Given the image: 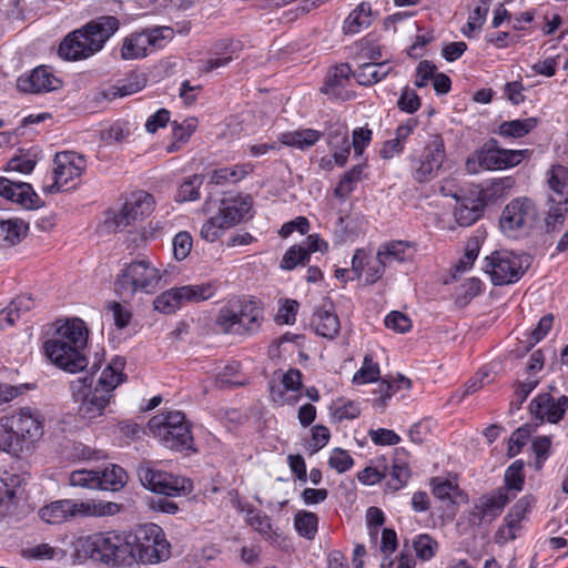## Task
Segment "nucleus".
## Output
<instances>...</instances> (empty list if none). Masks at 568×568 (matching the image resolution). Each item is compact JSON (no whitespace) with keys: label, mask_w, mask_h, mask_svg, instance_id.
<instances>
[{"label":"nucleus","mask_w":568,"mask_h":568,"mask_svg":"<svg viewBox=\"0 0 568 568\" xmlns=\"http://www.w3.org/2000/svg\"><path fill=\"white\" fill-rule=\"evenodd\" d=\"M88 341V328L80 318L69 320L57 328L55 335L44 345L47 357L60 368L75 373L87 367L88 362L82 354Z\"/></svg>","instance_id":"1"},{"label":"nucleus","mask_w":568,"mask_h":568,"mask_svg":"<svg viewBox=\"0 0 568 568\" xmlns=\"http://www.w3.org/2000/svg\"><path fill=\"white\" fill-rule=\"evenodd\" d=\"M119 28L120 21L112 16L91 20L67 36L59 47V55L65 60L89 58L99 52Z\"/></svg>","instance_id":"2"},{"label":"nucleus","mask_w":568,"mask_h":568,"mask_svg":"<svg viewBox=\"0 0 568 568\" xmlns=\"http://www.w3.org/2000/svg\"><path fill=\"white\" fill-rule=\"evenodd\" d=\"M40 413L29 407L0 418V450L17 453L26 440L36 442L44 433Z\"/></svg>","instance_id":"3"},{"label":"nucleus","mask_w":568,"mask_h":568,"mask_svg":"<svg viewBox=\"0 0 568 568\" xmlns=\"http://www.w3.org/2000/svg\"><path fill=\"white\" fill-rule=\"evenodd\" d=\"M74 552L79 560L88 558L104 564L126 566L129 556L125 535L116 531L97 532L79 537L74 542Z\"/></svg>","instance_id":"4"},{"label":"nucleus","mask_w":568,"mask_h":568,"mask_svg":"<svg viewBox=\"0 0 568 568\" xmlns=\"http://www.w3.org/2000/svg\"><path fill=\"white\" fill-rule=\"evenodd\" d=\"M163 272L149 258L125 263L114 281V291L122 298H133L138 293L153 294L160 287Z\"/></svg>","instance_id":"5"},{"label":"nucleus","mask_w":568,"mask_h":568,"mask_svg":"<svg viewBox=\"0 0 568 568\" xmlns=\"http://www.w3.org/2000/svg\"><path fill=\"white\" fill-rule=\"evenodd\" d=\"M128 541V564H156L170 556V544L162 528L156 524H145L125 535Z\"/></svg>","instance_id":"6"},{"label":"nucleus","mask_w":568,"mask_h":568,"mask_svg":"<svg viewBox=\"0 0 568 568\" xmlns=\"http://www.w3.org/2000/svg\"><path fill=\"white\" fill-rule=\"evenodd\" d=\"M151 434L172 450L191 449L193 436L185 415L180 410H168L150 418Z\"/></svg>","instance_id":"7"},{"label":"nucleus","mask_w":568,"mask_h":568,"mask_svg":"<svg viewBox=\"0 0 568 568\" xmlns=\"http://www.w3.org/2000/svg\"><path fill=\"white\" fill-rule=\"evenodd\" d=\"M262 321V310L256 301L243 300L222 307L216 318L217 327L226 334L256 332Z\"/></svg>","instance_id":"8"},{"label":"nucleus","mask_w":568,"mask_h":568,"mask_svg":"<svg viewBox=\"0 0 568 568\" xmlns=\"http://www.w3.org/2000/svg\"><path fill=\"white\" fill-rule=\"evenodd\" d=\"M98 369L99 366L94 363L91 367V376L79 377L70 384L72 399L77 404V414L85 420L102 416L111 400L108 393L93 386V372Z\"/></svg>","instance_id":"9"},{"label":"nucleus","mask_w":568,"mask_h":568,"mask_svg":"<svg viewBox=\"0 0 568 568\" xmlns=\"http://www.w3.org/2000/svg\"><path fill=\"white\" fill-rule=\"evenodd\" d=\"M529 266L528 254L496 251L485 258L484 270L494 285H507L517 282Z\"/></svg>","instance_id":"10"},{"label":"nucleus","mask_w":568,"mask_h":568,"mask_svg":"<svg viewBox=\"0 0 568 568\" xmlns=\"http://www.w3.org/2000/svg\"><path fill=\"white\" fill-rule=\"evenodd\" d=\"M216 291L215 282L172 287L158 295L153 306L163 314H172L187 303H200L212 298Z\"/></svg>","instance_id":"11"},{"label":"nucleus","mask_w":568,"mask_h":568,"mask_svg":"<svg viewBox=\"0 0 568 568\" xmlns=\"http://www.w3.org/2000/svg\"><path fill=\"white\" fill-rule=\"evenodd\" d=\"M495 141L474 152L466 160V169L469 173L479 170H504L518 165L528 154V150H507L495 145Z\"/></svg>","instance_id":"12"},{"label":"nucleus","mask_w":568,"mask_h":568,"mask_svg":"<svg viewBox=\"0 0 568 568\" xmlns=\"http://www.w3.org/2000/svg\"><path fill=\"white\" fill-rule=\"evenodd\" d=\"M538 211L529 197H516L503 210L499 224L504 234L515 237L519 232L531 229L536 222Z\"/></svg>","instance_id":"13"},{"label":"nucleus","mask_w":568,"mask_h":568,"mask_svg":"<svg viewBox=\"0 0 568 568\" xmlns=\"http://www.w3.org/2000/svg\"><path fill=\"white\" fill-rule=\"evenodd\" d=\"M446 158L445 143L440 135L430 136L423 153L410 159L412 176L417 183H427L437 176Z\"/></svg>","instance_id":"14"},{"label":"nucleus","mask_w":568,"mask_h":568,"mask_svg":"<svg viewBox=\"0 0 568 568\" xmlns=\"http://www.w3.org/2000/svg\"><path fill=\"white\" fill-rule=\"evenodd\" d=\"M53 165L52 183L43 186L44 193H57L73 180L79 179L85 169V160L73 151H64L55 154Z\"/></svg>","instance_id":"15"},{"label":"nucleus","mask_w":568,"mask_h":568,"mask_svg":"<svg viewBox=\"0 0 568 568\" xmlns=\"http://www.w3.org/2000/svg\"><path fill=\"white\" fill-rule=\"evenodd\" d=\"M154 207L153 196L145 191H136L130 195L123 206L113 215L111 223L116 230L143 220Z\"/></svg>","instance_id":"16"},{"label":"nucleus","mask_w":568,"mask_h":568,"mask_svg":"<svg viewBox=\"0 0 568 568\" xmlns=\"http://www.w3.org/2000/svg\"><path fill=\"white\" fill-rule=\"evenodd\" d=\"M171 33L170 28H154L134 32L123 39L121 58L123 60H135L144 58L150 47H160V42Z\"/></svg>","instance_id":"17"},{"label":"nucleus","mask_w":568,"mask_h":568,"mask_svg":"<svg viewBox=\"0 0 568 568\" xmlns=\"http://www.w3.org/2000/svg\"><path fill=\"white\" fill-rule=\"evenodd\" d=\"M508 504V496L504 488L489 495L481 496L468 513V524L479 527L493 523Z\"/></svg>","instance_id":"18"},{"label":"nucleus","mask_w":568,"mask_h":568,"mask_svg":"<svg viewBox=\"0 0 568 568\" xmlns=\"http://www.w3.org/2000/svg\"><path fill=\"white\" fill-rule=\"evenodd\" d=\"M529 409L536 418L556 424L568 409V396L561 395L556 399L550 394H540L531 400Z\"/></svg>","instance_id":"19"},{"label":"nucleus","mask_w":568,"mask_h":568,"mask_svg":"<svg viewBox=\"0 0 568 568\" xmlns=\"http://www.w3.org/2000/svg\"><path fill=\"white\" fill-rule=\"evenodd\" d=\"M61 82L45 67L36 68L30 74L17 80V88L26 93H44L57 90Z\"/></svg>","instance_id":"20"},{"label":"nucleus","mask_w":568,"mask_h":568,"mask_svg":"<svg viewBox=\"0 0 568 568\" xmlns=\"http://www.w3.org/2000/svg\"><path fill=\"white\" fill-rule=\"evenodd\" d=\"M253 200L250 195H236L222 201L219 214L229 227L243 221L252 209Z\"/></svg>","instance_id":"21"},{"label":"nucleus","mask_w":568,"mask_h":568,"mask_svg":"<svg viewBox=\"0 0 568 568\" xmlns=\"http://www.w3.org/2000/svg\"><path fill=\"white\" fill-rule=\"evenodd\" d=\"M547 183L551 190V203H566V211H568V168L554 164L548 170Z\"/></svg>","instance_id":"22"},{"label":"nucleus","mask_w":568,"mask_h":568,"mask_svg":"<svg viewBox=\"0 0 568 568\" xmlns=\"http://www.w3.org/2000/svg\"><path fill=\"white\" fill-rule=\"evenodd\" d=\"M124 366L125 361L123 357H114L102 371L93 386L100 388L103 393H108L109 397H112L113 390L124 381Z\"/></svg>","instance_id":"23"},{"label":"nucleus","mask_w":568,"mask_h":568,"mask_svg":"<svg viewBox=\"0 0 568 568\" xmlns=\"http://www.w3.org/2000/svg\"><path fill=\"white\" fill-rule=\"evenodd\" d=\"M373 21L372 6L369 2L359 3L349 12L343 24L345 34H356L371 26Z\"/></svg>","instance_id":"24"},{"label":"nucleus","mask_w":568,"mask_h":568,"mask_svg":"<svg viewBox=\"0 0 568 568\" xmlns=\"http://www.w3.org/2000/svg\"><path fill=\"white\" fill-rule=\"evenodd\" d=\"M414 248L409 242L406 241H389L378 247V256L386 261L387 265L393 262H405L413 257Z\"/></svg>","instance_id":"25"},{"label":"nucleus","mask_w":568,"mask_h":568,"mask_svg":"<svg viewBox=\"0 0 568 568\" xmlns=\"http://www.w3.org/2000/svg\"><path fill=\"white\" fill-rule=\"evenodd\" d=\"M190 479L166 473L155 486L153 493L170 497L187 495L192 491Z\"/></svg>","instance_id":"26"},{"label":"nucleus","mask_w":568,"mask_h":568,"mask_svg":"<svg viewBox=\"0 0 568 568\" xmlns=\"http://www.w3.org/2000/svg\"><path fill=\"white\" fill-rule=\"evenodd\" d=\"M323 133L313 129H302L297 131L284 132L278 136V141L286 146L306 150L313 146Z\"/></svg>","instance_id":"27"},{"label":"nucleus","mask_w":568,"mask_h":568,"mask_svg":"<svg viewBox=\"0 0 568 568\" xmlns=\"http://www.w3.org/2000/svg\"><path fill=\"white\" fill-rule=\"evenodd\" d=\"M312 326L317 335L329 339H333L341 329L337 315L322 308L317 310L313 315Z\"/></svg>","instance_id":"28"},{"label":"nucleus","mask_w":568,"mask_h":568,"mask_svg":"<svg viewBox=\"0 0 568 568\" xmlns=\"http://www.w3.org/2000/svg\"><path fill=\"white\" fill-rule=\"evenodd\" d=\"M392 70L386 62L363 63L353 75L361 85H372L384 79Z\"/></svg>","instance_id":"29"},{"label":"nucleus","mask_w":568,"mask_h":568,"mask_svg":"<svg viewBox=\"0 0 568 568\" xmlns=\"http://www.w3.org/2000/svg\"><path fill=\"white\" fill-rule=\"evenodd\" d=\"M33 300L28 295L13 298L10 304L0 311V328L12 326L20 316L33 307Z\"/></svg>","instance_id":"30"},{"label":"nucleus","mask_w":568,"mask_h":568,"mask_svg":"<svg viewBox=\"0 0 568 568\" xmlns=\"http://www.w3.org/2000/svg\"><path fill=\"white\" fill-rule=\"evenodd\" d=\"M481 215V204L474 199H457L454 216L460 226L474 224Z\"/></svg>","instance_id":"31"},{"label":"nucleus","mask_w":568,"mask_h":568,"mask_svg":"<svg viewBox=\"0 0 568 568\" xmlns=\"http://www.w3.org/2000/svg\"><path fill=\"white\" fill-rule=\"evenodd\" d=\"M40 517L48 524L57 525L72 519L71 499H61L40 509Z\"/></svg>","instance_id":"32"},{"label":"nucleus","mask_w":568,"mask_h":568,"mask_svg":"<svg viewBox=\"0 0 568 568\" xmlns=\"http://www.w3.org/2000/svg\"><path fill=\"white\" fill-rule=\"evenodd\" d=\"M146 84V79L142 74H134L128 79L124 83L113 85L102 91V95L106 100H114L116 98H123L134 94L141 91Z\"/></svg>","instance_id":"33"},{"label":"nucleus","mask_w":568,"mask_h":568,"mask_svg":"<svg viewBox=\"0 0 568 568\" xmlns=\"http://www.w3.org/2000/svg\"><path fill=\"white\" fill-rule=\"evenodd\" d=\"M98 480L101 481L100 489L116 491L126 484V473L122 467L111 465L103 470H98Z\"/></svg>","instance_id":"34"},{"label":"nucleus","mask_w":568,"mask_h":568,"mask_svg":"<svg viewBox=\"0 0 568 568\" xmlns=\"http://www.w3.org/2000/svg\"><path fill=\"white\" fill-rule=\"evenodd\" d=\"M254 170L253 164L243 163L230 168H222L215 170L211 174V182L214 184H223L225 182H237L252 173Z\"/></svg>","instance_id":"35"},{"label":"nucleus","mask_w":568,"mask_h":568,"mask_svg":"<svg viewBox=\"0 0 568 568\" xmlns=\"http://www.w3.org/2000/svg\"><path fill=\"white\" fill-rule=\"evenodd\" d=\"M28 224L22 220H0V239L7 245L18 244L27 234Z\"/></svg>","instance_id":"36"},{"label":"nucleus","mask_w":568,"mask_h":568,"mask_svg":"<svg viewBox=\"0 0 568 568\" xmlns=\"http://www.w3.org/2000/svg\"><path fill=\"white\" fill-rule=\"evenodd\" d=\"M294 527L300 536L312 540L317 532L318 517L312 511L298 510L294 516Z\"/></svg>","instance_id":"37"},{"label":"nucleus","mask_w":568,"mask_h":568,"mask_svg":"<svg viewBox=\"0 0 568 568\" xmlns=\"http://www.w3.org/2000/svg\"><path fill=\"white\" fill-rule=\"evenodd\" d=\"M536 118L506 121L499 126V134L504 136L521 138L537 126Z\"/></svg>","instance_id":"38"},{"label":"nucleus","mask_w":568,"mask_h":568,"mask_svg":"<svg viewBox=\"0 0 568 568\" xmlns=\"http://www.w3.org/2000/svg\"><path fill=\"white\" fill-rule=\"evenodd\" d=\"M531 505L532 499L525 496L511 507L510 511L505 517V523H507L509 530V536L507 538H516L515 531L518 529L520 521L524 519Z\"/></svg>","instance_id":"39"},{"label":"nucleus","mask_w":568,"mask_h":568,"mask_svg":"<svg viewBox=\"0 0 568 568\" xmlns=\"http://www.w3.org/2000/svg\"><path fill=\"white\" fill-rule=\"evenodd\" d=\"M364 169V164H357L354 165L351 170L346 171L334 190L335 195L337 197H346L349 195L356 183L363 179Z\"/></svg>","instance_id":"40"},{"label":"nucleus","mask_w":568,"mask_h":568,"mask_svg":"<svg viewBox=\"0 0 568 568\" xmlns=\"http://www.w3.org/2000/svg\"><path fill=\"white\" fill-rule=\"evenodd\" d=\"M138 477L143 487L153 491L166 471L155 469L150 462H142L136 468Z\"/></svg>","instance_id":"41"},{"label":"nucleus","mask_w":568,"mask_h":568,"mask_svg":"<svg viewBox=\"0 0 568 568\" xmlns=\"http://www.w3.org/2000/svg\"><path fill=\"white\" fill-rule=\"evenodd\" d=\"M69 483L71 486L100 489L101 481L98 480V470L77 469L70 474Z\"/></svg>","instance_id":"42"},{"label":"nucleus","mask_w":568,"mask_h":568,"mask_svg":"<svg viewBox=\"0 0 568 568\" xmlns=\"http://www.w3.org/2000/svg\"><path fill=\"white\" fill-rule=\"evenodd\" d=\"M19 486L20 479L17 475L0 470V506L12 500Z\"/></svg>","instance_id":"43"},{"label":"nucleus","mask_w":568,"mask_h":568,"mask_svg":"<svg viewBox=\"0 0 568 568\" xmlns=\"http://www.w3.org/2000/svg\"><path fill=\"white\" fill-rule=\"evenodd\" d=\"M225 229L230 227L225 224L220 214L216 213L202 225L200 235L204 241L213 243L222 236Z\"/></svg>","instance_id":"44"},{"label":"nucleus","mask_w":568,"mask_h":568,"mask_svg":"<svg viewBox=\"0 0 568 568\" xmlns=\"http://www.w3.org/2000/svg\"><path fill=\"white\" fill-rule=\"evenodd\" d=\"M351 74L352 70L347 63L332 68L326 75L325 91L329 92L335 88L344 87L349 80Z\"/></svg>","instance_id":"45"},{"label":"nucleus","mask_w":568,"mask_h":568,"mask_svg":"<svg viewBox=\"0 0 568 568\" xmlns=\"http://www.w3.org/2000/svg\"><path fill=\"white\" fill-rule=\"evenodd\" d=\"M247 523L264 538L268 539L275 535V531L271 524V518L258 510L251 509L247 511Z\"/></svg>","instance_id":"46"},{"label":"nucleus","mask_w":568,"mask_h":568,"mask_svg":"<svg viewBox=\"0 0 568 568\" xmlns=\"http://www.w3.org/2000/svg\"><path fill=\"white\" fill-rule=\"evenodd\" d=\"M413 547L418 558L429 560L435 556L438 545L429 535L422 534L414 539Z\"/></svg>","instance_id":"47"},{"label":"nucleus","mask_w":568,"mask_h":568,"mask_svg":"<svg viewBox=\"0 0 568 568\" xmlns=\"http://www.w3.org/2000/svg\"><path fill=\"white\" fill-rule=\"evenodd\" d=\"M379 377V367L374 363L369 355L364 357L363 366L357 371L353 377L355 384H367L377 381Z\"/></svg>","instance_id":"48"},{"label":"nucleus","mask_w":568,"mask_h":568,"mask_svg":"<svg viewBox=\"0 0 568 568\" xmlns=\"http://www.w3.org/2000/svg\"><path fill=\"white\" fill-rule=\"evenodd\" d=\"M307 252L304 251L302 245L291 246L284 254L281 261L283 270H294L297 265H305L308 263Z\"/></svg>","instance_id":"49"},{"label":"nucleus","mask_w":568,"mask_h":568,"mask_svg":"<svg viewBox=\"0 0 568 568\" xmlns=\"http://www.w3.org/2000/svg\"><path fill=\"white\" fill-rule=\"evenodd\" d=\"M26 189L20 187L21 193L18 190H12L7 200L17 202L26 209H34L39 206V197L28 183H21Z\"/></svg>","instance_id":"50"},{"label":"nucleus","mask_w":568,"mask_h":568,"mask_svg":"<svg viewBox=\"0 0 568 568\" xmlns=\"http://www.w3.org/2000/svg\"><path fill=\"white\" fill-rule=\"evenodd\" d=\"M173 256L176 261L185 260L193 247V239L186 231L179 232L173 237Z\"/></svg>","instance_id":"51"},{"label":"nucleus","mask_w":568,"mask_h":568,"mask_svg":"<svg viewBox=\"0 0 568 568\" xmlns=\"http://www.w3.org/2000/svg\"><path fill=\"white\" fill-rule=\"evenodd\" d=\"M524 462L515 460L505 473V484L508 489L521 490L524 486Z\"/></svg>","instance_id":"52"},{"label":"nucleus","mask_w":568,"mask_h":568,"mask_svg":"<svg viewBox=\"0 0 568 568\" xmlns=\"http://www.w3.org/2000/svg\"><path fill=\"white\" fill-rule=\"evenodd\" d=\"M433 494L436 498L443 501H454V496L458 491V486L450 480L442 478H433Z\"/></svg>","instance_id":"53"},{"label":"nucleus","mask_w":568,"mask_h":568,"mask_svg":"<svg viewBox=\"0 0 568 568\" xmlns=\"http://www.w3.org/2000/svg\"><path fill=\"white\" fill-rule=\"evenodd\" d=\"M88 517H106L118 514L121 506L112 501L89 499Z\"/></svg>","instance_id":"54"},{"label":"nucleus","mask_w":568,"mask_h":568,"mask_svg":"<svg viewBox=\"0 0 568 568\" xmlns=\"http://www.w3.org/2000/svg\"><path fill=\"white\" fill-rule=\"evenodd\" d=\"M202 184V178L200 175H193L185 180L178 192V199L180 201H195L200 197L199 187Z\"/></svg>","instance_id":"55"},{"label":"nucleus","mask_w":568,"mask_h":568,"mask_svg":"<svg viewBox=\"0 0 568 568\" xmlns=\"http://www.w3.org/2000/svg\"><path fill=\"white\" fill-rule=\"evenodd\" d=\"M388 486L393 490L400 489L410 476L408 466L405 463H394L389 473Z\"/></svg>","instance_id":"56"},{"label":"nucleus","mask_w":568,"mask_h":568,"mask_svg":"<svg viewBox=\"0 0 568 568\" xmlns=\"http://www.w3.org/2000/svg\"><path fill=\"white\" fill-rule=\"evenodd\" d=\"M386 327L397 332L406 333L412 328L410 318L402 312L393 311L385 317Z\"/></svg>","instance_id":"57"},{"label":"nucleus","mask_w":568,"mask_h":568,"mask_svg":"<svg viewBox=\"0 0 568 568\" xmlns=\"http://www.w3.org/2000/svg\"><path fill=\"white\" fill-rule=\"evenodd\" d=\"M106 308L111 312L114 325L118 328L122 329L129 325L132 317V313L129 307L118 302H111L108 304Z\"/></svg>","instance_id":"58"},{"label":"nucleus","mask_w":568,"mask_h":568,"mask_svg":"<svg viewBox=\"0 0 568 568\" xmlns=\"http://www.w3.org/2000/svg\"><path fill=\"white\" fill-rule=\"evenodd\" d=\"M353 464L354 460L351 455L339 448H335L328 458V465L337 473H344L348 470Z\"/></svg>","instance_id":"59"},{"label":"nucleus","mask_w":568,"mask_h":568,"mask_svg":"<svg viewBox=\"0 0 568 568\" xmlns=\"http://www.w3.org/2000/svg\"><path fill=\"white\" fill-rule=\"evenodd\" d=\"M479 253V243L477 240L473 239L467 242L466 250L464 256L457 262L456 271L465 272L475 262Z\"/></svg>","instance_id":"60"},{"label":"nucleus","mask_w":568,"mask_h":568,"mask_svg":"<svg viewBox=\"0 0 568 568\" xmlns=\"http://www.w3.org/2000/svg\"><path fill=\"white\" fill-rule=\"evenodd\" d=\"M530 436V432L528 427H519L516 429L508 442V456H516L521 448L526 445L528 438Z\"/></svg>","instance_id":"61"},{"label":"nucleus","mask_w":568,"mask_h":568,"mask_svg":"<svg viewBox=\"0 0 568 568\" xmlns=\"http://www.w3.org/2000/svg\"><path fill=\"white\" fill-rule=\"evenodd\" d=\"M552 323H554L552 315L548 314V315L542 316L539 320L537 326L534 328V331L530 334V337L528 339V347L527 348H530L535 344L540 342L548 334V332L551 329Z\"/></svg>","instance_id":"62"},{"label":"nucleus","mask_w":568,"mask_h":568,"mask_svg":"<svg viewBox=\"0 0 568 568\" xmlns=\"http://www.w3.org/2000/svg\"><path fill=\"white\" fill-rule=\"evenodd\" d=\"M397 105L402 111L414 113L420 106V99L414 90L405 88L398 99Z\"/></svg>","instance_id":"63"},{"label":"nucleus","mask_w":568,"mask_h":568,"mask_svg":"<svg viewBox=\"0 0 568 568\" xmlns=\"http://www.w3.org/2000/svg\"><path fill=\"white\" fill-rule=\"evenodd\" d=\"M387 266L386 261H383L377 253L374 260L366 262V283L373 284L377 282L384 275Z\"/></svg>","instance_id":"64"}]
</instances>
